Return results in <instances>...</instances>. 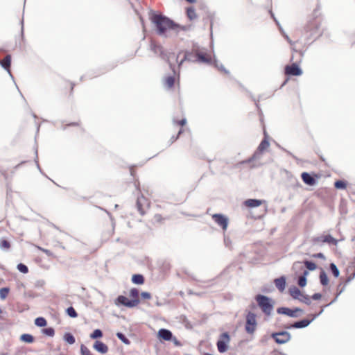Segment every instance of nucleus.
Masks as SVG:
<instances>
[{
  "mask_svg": "<svg viewBox=\"0 0 355 355\" xmlns=\"http://www.w3.org/2000/svg\"><path fill=\"white\" fill-rule=\"evenodd\" d=\"M171 340H173L175 345L179 346L180 345L176 338H173Z\"/></svg>",
  "mask_w": 355,
  "mask_h": 355,
  "instance_id": "50",
  "label": "nucleus"
},
{
  "mask_svg": "<svg viewBox=\"0 0 355 355\" xmlns=\"http://www.w3.org/2000/svg\"><path fill=\"white\" fill-rule=\"evenodd\" d=\"M301 311L300 309H296L295 310H291L288 308L281 307L277 309V313L279 314H284L288 315L290 317H296V312Z\"/></svg>",
  "mask_w": 355,
  "mask_h": 355,
  "instance_id": "13",
  "label": "nucleus"
},
{
  "mask_svg": "<svg viewBox=\"0 0 355 355\" xmlns=\"http://www.w3.org/2000/svg\"><path fill=\"white\" fill-rule=\"evenodd\" d=\"M322 297V295L320 293H315L312 295V299L314 300H320Z\"/></svg>",
  "mask_w": 355,
  "mask_h": 355,
  "instance_id": "47",
  "label": "nucleus"
},
{
  "mask_svg": "<svg viewBox=\"0 0 355 355\" xmlns=\"http://www.w3.org/2000/svg\"><path fill=\"white\" fill-rule=\"evenodd\" d=\"M285 72L286 74L291 76H300L302 73V71L296 64H293L291 66H286L285 68Z\"/></svg>",
  "mask_w": 355,
  "mask_h": 355,
  "instance_id": "11",
  "label": "nucleus"
},
{
  "mask_svg": "<svg viewBox=\"0 0 355 355\" xmlns=\"http://www.w3.org/2000/svg\"><path fill=\"white\" fill-rule=\"evenodd\" d=\"M289 293L293 298L297 299L306 304H311L310 297L308 295L303 294L297 287L293 286L290 288Z\"/></svg>",
  "mask_w": 355,
  "mask_h": 355,
  "instance_id": "4",
  "label": "nucleus"
},
{
  "mask_svg": "<svg viewBox=\"0 0 355 355\" xmlns=\"http://www.w3.org/2000/svg\"><path fill=\"white\" fill-rule=\"evenodd\" d=\"M263 200L257 199H248L244 202L245 206L248 207H256L262 205Z\"/></svg>",
  "mask_w": 355,
  "mask_h": 355,
  "instance_id": "20",
  "label": "nucleus"
},
{
  "mask_svg": "<svg viewBox=\"0 0 355 355\" xmlns=\"http://www.w3.org/2000/svg\"><path fill=\"white\" fill-rule=\"evenodd\" d=\"M20 340L23 342L31 343L33 342L34 338L33 336L31 334H22L20 337Z\"/></svg>",
  "mask_w": 355,
  "mask_h": 355,
  "instance_id": "26",
  "label": "nucleus"
},
{
  "mask_svg": "<svg viewBox=\"0 0 355 355\" xmlns=\"http://www.w3.org/2000/svg\"><path fill=\"white\" fill-rule=\"evenodd\" d=\"M302 179L304 182L309 186H313L316 184V180L310 175L308 173L304 172L302 173Z\"/></svg>",
  "mask_w": 355,
  "mask_h": 355,
  "instance_id": "14",
  "label": "nucleus"
},
{
  "mask_svg": "<svg viewBox=\"0 0 355 355\" xmlns=\"http://www.w3.org/2000/svg\"><path fill=\"white\" fill-rule=\"evenodd\" d=\"M82 355H93L91 352L84 345L80 348Z\"/></svg>",
  "mask_w": 355,
  "mask_h": 355,
  "instance_id": "45",
  "label": "nucleus"
},
{
  "mask_svg": "<svg viewBox=\"0 0 355 355\" xmlns=\"http://www.w3.org/2000/svg\"><path fill=\"white\" fill-rule=\"evenodd\" d=\"M212 218H214V221L218 225L221 226L224 230L227 229L228 224V219L227 217L221 214H214Z\"/></svg>",
  "mask_w": 355,
  "mask_h": 355,
  "instance_id": "10",
  "label": "nucleus"
},
{
  "mask_svg": "<svg viewBox=\"0 0 355 355\" xmlns=\"http://www.w3.org/2000/svg\"><path fill=\"white\" fill-rule=\"evenodd\" d=\"M145 204H146V199L144 197L141 196L137 198V206L141 214H144L145 212L143 208Z\"/></svg>",
  "mask_w": 355,
  "mask_h": 355,
  "instance_id": "22",
  "label": "nucleus"
},
{
  "mask_svg": "<svg viewBox=\"0 0 355 355\" xmlns=\"http://www.w3.org/2000/svg\"><path fill=\"white\" fill-rule=\"evenodd\" d=\"M130 295L133 299H138L139 291L137 289H136V288L131 289L130 291Z\"/></svg>",
  "mask_w": 355,
  "mask_h": 355,
  "instance_id": "42",
  "label": "nucleus"
},
{
  "mask_svg": "<svg viewBox=\"0 0 355 355\" xmlns=\"http://www.w3.org/2000/svg\"><path fill=\"white\" fill-rule=\"evenodd\" d=\"M334 186L336 189H345L346 188V183L343 181L338 180L335 182Z\"/></svg>",
  "mask_w": 355,
  "mask_h": 355,
  "instance_id": "36",
  "label": "nucleus"
},
{
  "mask_svg": "<svg viewBox=\"0 0 355 355\" xmlns=\"http://www.w3.org/2000/svg\"><path fill=\"white\" fill-rule=\"evenodd\" d=\"M42 333L49 336H53L55 331L53 328L49 327L42 329Z\"/></svg>",
  "mask_w": 355,
  "mask_h": 355,
  "instance_id": "39",
  "label": "nucleus"
},
{
  "mask_svg": "<svg viewBox=\"0 0 355 355\" xmlns=\"http://www.w3.org/2000/svg\"><path fill=\"white\" fill-rule=\"evenodd\" d=\"M116 336L125 344L128 345L130 344L129 340L122 334V333H117Z\"/></svg>",
  "mask_w": 355,
  "mask_h": 355,
  "instance_id": "40",
  "label": "nucleus"
},
{
  "mask_svg": "<svg viewBox=\"0 0 355 355\" xmlns=\"http://www.w3.org/2000/svg\"><path fill=\"white\" fill-rule=\"evenodd\" d=\"M180 53L177 55V59L179 58Z\"/></svg>",
  "mask_w": 355,
  "mask_h": 355,
  "instance_id": "53",
  "label": "nucleus"
},
{
  "mask_svg": "<svg viewBox=\"0 0 355 355\" xmlns=\"http://www.w3.org/2000/svg\"><path fill=\"white\" fill-rule=\"evenodd\" d=\"M166 85L168 87H173V84H174V78L172 77V76H169L166 79Z\"/></svg>",
  "mask_w": 355,
  "mask_h": 355,
  "instance_id": "43",
  "label": "nucleus"
},
{
  "mask_svg": "<svg viewBox=\"0 0 355 355\" xmlns=\"http://www.w3.org/2000/svg\"><path fill=\"white\" fill-rule=\"evenodd\" d=\"M304 266H305L309 270H314L316 269L315 263L311 261H306Z\"/></svg>",
  "mask_w": 355,
  "mask_h": 355,
  "instance_id": "31",
  "label": "nucleus"
},
{
  "mask_svg": "<svg viewBox=\"0 0 355 355\" xmlns=\"http://www.w3.org/2000/svg\"><path fill=\"white\" fill-rule=\"evenodd\" d=\"M187 121L185 119H182L181 121H178V123L180 125H184L186 123Z\"/></svg>",
  "mask_w": 355,
  "mask_h": 355,
  "instance_id": "51",
  "label": "nucleus"
},
{
  "mask_svg": "<svg viewBox=\"0 0 355 355\" xmlns=\"http://www.w3.org/2000/svg\"><path fill=\"white\" fill-rule=\"evenodd\" d=\"M187 16L191 20L195 19L196 18V14L195 12L194 9H193L192 8H188Z\"/></svg>",
  "mask_w": 355,
  "mask_h": 355,
  "instance_id": "32",
  "label": "nucleus"
},
{
  "mask_svg": "<svg viewBox=\"0 0 355 355\" xmlns=\"http://www.w3.org/2000/svg\"><path fill=\"white\" fill-rule=\"evenodd\" d=\"M150 47H151L152 51L155 53L158 54L162 59L166 60L168 62L171 69L174 73H175V69H174V65L170 61L171 58L175 57L174 53L165 52L164 51L162 46H161L155 43H152L150 45Z\"/></svg>",
  "mask_w": 355,
  "mask_h": 355,
  "instance_id": "3",
  "label": "nucleus"
},
{
  "mask_svg": "<svg viewBox=\"0 0 355 355\" xmlns=\"http://www.w3.org/2000/svg\"><path fill=\"white\" fill-rule=\"evenodd\" d=\"M158 337L164 340H171L173 338V334L168 329H161L158 331Z\"/></svg>",
  "mask_w": 355,
  "mask_h": 355,
  "instance_id": "15",
  "label": "nucleus"
},
{
  "mask_svg": "<svg viewBox=\"0 0 355 355\" xmlns=\"http://www.w3.org/2000/svg\"><path fill=\"white\" fill-rule=\"evenodd\" d=\"M94 348L101 354H105L108 351L107 346L101 341H96L94 345Z\"/></svg>",
  "mask_w": 355,
  "mask_h": 355,
  "instance_id": "16",
  "label": "nucleus"
},
{
  "mask_svg": "<svg viewBox=\"0 0 355 355\" xmlns=\"http://www.w3.org/2000/svg\"><path fill=\"white\" fill-rule=\"evenodd\" d=\"M261 154H262V152L259 151V150L257 149V150L254 153L253 156L251 158H250L248 160L245 161V162H250L253 159H259V158H260Z\"/></svg>",
  "mask_w": 355,
  "mask_h": 355,
  "instance_id": "41",
  "label": "nucleus"
},
{
  "mask_svg": "<svg viewBox=\"0 0 355 355\" xmlns=\"http://www.w3.org/2000/svg\"><path fill=\"white\" fill-rule=\"evenodd\" d=\"M10 289L8 288H2L0 289V297L2 300H4L6 298Z\"/></svg>",
  "mask_w": 355,
  "mask_h": 355,
  "instance_id": "34",
  "label": "nucleus"
},
{
  "mask_svg": "<svg viewBox=\"0 0 355 355\" xmlns=\"http://www.w3.org/2000/svg\"><path fill=\"white\" fill-rule=\"evenodd\" d=\"M35 247L38 250L44 252L47 256H49V257H54V254L50 250H49L47 249L42 248H41L40 246H37V245H35Z\"/></svg>",
  "mask_w": 355,
  "mask_h": 355,
  "instance_id": "44",
  "label": "nucleus"
},
{
  "mask_svg": "<svg viewBox=\"0 0 355 355\" xmlns=\"http://www.w3.org/2000/svg\"><path fill=\"white\" fill-rule=\"evenodd\" d=\"M330 269L334 277H338L339 276V270L334 263H332L330 264Z\"/></svg>",
  "mask_w": 355,
  "mask_h": 355,
  "instance_id": "35",
  "label": "nucleus"
},
{
  "mask_svg": "<svg viewBox=\"0 0 355 355\" xmlns=\"http://www.w3.org/2000/svg\"><path fill=\"white\" fill-rule=\"evenodd\" d=\"M292 269L296 275H300V273L303 274L304 270H306L303 263L300 261L295 262L293 265Z\"/></svg>",
  "mask_w": 355,
  "mask_h": 355,
  "instance_id": "18",
  "label": "nucleus"
},
{
  "mask_svg": "<svg viewBox=\"0 0 355 355\" xmlns=\"http://www.w3.org/2000/svg\"><path fill=\"white\" fill-rule=\"evenodd\" d=\"M198 60L204 63H210L211 61V57L205 53L197 52Z\"/></svg>",
  "mask_w": 355,
  "mask_h": 355,
  "instance_id": "21",
  "label": "nucleus"
},
{
  "mask_svg": "<svg viewBox=\"0 0 355 355\" xmlns=\"http://www.w3.org/2000/svg\"><path fill=\"white\" fill-rule=\"evenodd\" d=\"M256 300L262 311L266 315H270L273 310L274 302L270 298L262 295H257Z\"/></svg>",
  "mask_w": 355,
  "mask_h": 355,
  "instance_id": "2",
  "label": "nucleus"
},
{
  "mask_svg": "<svg viewBox=\"0 0 355 355\" xmlns=\"http://www.w3.org/2000/svg\"><path fill=\"white\" fill-rule=\"evenodd\" d=\"M286 40H287L290 43L291 42V41L289 40V38H288V36H286Z\"/></svg>",
  "mask_w": 355,
  "mask_h": 355,
  "instance_id": "52",
  "label": "nucleus"
},
{
  "mask_svg": "<svg viewBox=\"0 0 355 355\" xmlns=\"http://www.w3.org/2000/svg\"><path fill=\"white\" fill-rule=\"evenodd\" d=\"M187 59H188L187 55L185 54L184 58H182V60H181L180 62H179V64H178L179 67H180L181 64L184 62V61L187 60Z\"/></svg>",
  "mask_w": 355,
  "mask_h": 355,
  "instance_id": "48",
  "label": "nucleus"
},
{
  "mask_svg": "<svg viewBox=\"0 0 355 355\" xmlns=\"http://www.w3.org/2000/svg\"><path fill=\"white\" fill-rule=\"evenodd\" d=\"M64 340L70 345H73L76 341L74 336L70 333H67L64 334Z\"/></svg>",
  "mask_w": 355,
  "mask_h": 355,
  "instance_id": "27",
  "label": "nucleus"
},
{
  "mask_svg": "<svg viewBox=\"0 0 355 355\" xmlns=\"http://www.w3.org/2000/svg\"><path fill=\"white\" fill-rule=\"evenodd\" d=\"M103 334L100 329H96L93 331V333L90 335V338L92 339H96L102 337Z\"/></svg>",
  "mask_w": 355,
  "mask_h": 355,
  "instance_id": "33",
  "label": "nucleus"
},
{
  "mask_svg": "<svg viewBox=\"0 0 355 355\" xmlns=\"http://www.w3.org/2000/svg\"><path fill=\"white\" fill-rule=\"evenodd\" d=\"M315 244H319L320 243H332L334 245H337L338 241L332 237L331 235H321L313 239Z\"/></svg>",
  "mask_w": 355,
  "mask_h": 355,
  "instance_id": "9",
  "label": "nucleus"
},
{
  "mask_svg": "<svg viewBox=\"0 0 355 355\" xmlns=\"http://www.w3.org/2000/svg\"><path fill=\"white\" fill-rule=\"evenodd\" d=\"M150 19L156 26L157 32L159 35L164 34L168 29L175 30L178 28V25L175 24L167 17L157 15L153 12H150Z\"/></svg>",
  "mask_w": 355,
  "mask_h": 355,
  "instance_id": "1",
  "label": "nucleus"
},
{
  "mask_svg": "<svg viewBox=\"0 0 355 355\" xmlns=\"http://www.w3.org/2000/svg\"><path fill=\"white\" fill-rule=\"evenodd\" d=\"M269 142L267 141L266 139L262 140V141L260 143L258 150L260 152H263L265 149L268 148L269 147Z\"/></svg>",
  "mask_w": 355,
  "mask_h": 355,
  "instance_id": "29",
  "label": "nucleus"
},
{
  "mask_svg": "<svg viewBox=\"0 0 355 355\" xmlns=\"http://www.w3.org/2000/svg\"><path fill=\"white\" fill-rule=\"evenodd\" d=\"M133 283L137 284H142L144 283V277L141 275H134L132 277Z\"/></svg>",
  "mask_w": 355,
  "mask_h": 355,
  "instance_id": "24",
  "label": "nucleus"
},
{
  "mask_svg": "<svg viewBox=\"0 0 355 355\" xmlns=\"http://www.w3.org/2000/svg\"><path fill=\"white\" fill-rule=\"evenodd\" d=\"M141 297L145 299H150V294L148 292H142L141 294Z\"/></svg>",
  "mask_w": 355,
  "mask_h": 355,
  "instance_id": "46",
  "label": "nucleus"
},
{
  "mask_svg": "<svg viewBox=\"0 0 355 355\" xmlns=\"http://www.w3.org/2000/svg\"><path fill=\"white\" fill-rule=\"evenodd\" d=\"M257 327L256 315L253 313H248L246 317L245 330L248 334H253Z\"/></svg>",
  "mask_w": 355,
  "mask_h": 355,
  "instance_id": "5",
  "label": "nucleus"
},
{
  "mask_svg": "<svg viewBox=\"0 0 355 355\" xmlns=\"http://www.w3.org/2000/svg\"><path fill=\"white\" fill-rule=\"evenodd\" d=\"M10 247V243L5 240V239H1L0 240V248L3 250H8Z\"/></svg>",
  "mask_w": 355,
  "mask_h": 355,
  "instance_id": "30",
  "label": "nucleus"
},
{
  "mask_svg": "<svg viewBox=\"0 0 355 355\" xmlns=\"http://www.w3.org/2000/svg\"><path fill=\"white\" fill-rule=\"evenodd\" d=\"M35 324L37 327H45L46 325V320L42 317H39L35 319Z\"/></svg>",
  "mask_w": 355,
  "mask_h": 355,
  "instance_id": "28",
  "label": "nucleus"
},
{
  "mask_svg": "<svg viewBox=\"0 0 355 355\" xmlns=\"http://www.w3.org/2000/svg\"><path fill=\"white\" fill-rule=\"evenodd\" d=\"M309 275L308 270H304L302 275L299 277L298 285L300 287H304L306 285V276Z\"/></svg>",
  "mask_w": 355,
  "mask_h": 355,
  "instance_id": "23",
  "label": "nucleus"
},
{
  "mask_svg": "<svg viewBox=\"0 0 355 355\" xmlns=\"http://www.w3.org/2000/svg\"><path fill=\"white\" fill-rule=\"evenodd\" d=\"M139 303L138 299H133L132 300H128L126 297L120 295L119 296L115 302L116 305H124L125 306L132 308L137 306Z\"/></svg>",
  "mask_w": 355,
  "mask_h": 355,
  "instance_id": "6",
  "label": "nucleus"
},
{
  "mask_svg": "<svg viewBox=\"0 0 355 355\" xmlns=\"http://www.w3.org/2000/svg\"><path fill=\"white\" fill-rule=\"evenodd\" d=\"M11 63V56L10 55H8L6 56V58L3 60H0V64L5 69L7 70L8 73L10 74V76H12L10 70V66Z\"/></svg>",
  "mask_w": 355,
  "mask_h": 355,
  "instance_id": "17",
  "label": "nucleus"
},
{
  "mask_svg": "<svg viewBox=\"0 0 355 355\" xmlns=\"http://www.w3.org/2000/svg\"><path fill=\"white\" fill-rule=\"evenodd\" d=\"M275 284L278 290L281 292L284 291L286 287V279L284 277L275 279Z\"/></svg>",
  "mask_w": 355,
  "mask_h": 355,
  "instance_id": "19",
  "label": "nucleus"
},
{
  "mask_svg": "<svg viewBox=\"0 0 355 355\" xmlns=\"http://www.w3.org/2000/svg\"><path fill=\"white\" fill-rule=\"evenodd\" d=\"M271 336L278 344H284L288 342L291 339V334L287 331L273 333Z\"/></svg>",
  "mask_w": 355,
  "mask_h": 355,
  "instance_id": "7",
  "label": "nucleus"
},
{
  "mask_svg": "<svg viewBox=\"0 0 355 355\" xmlns=\"http://www.w3.org/2000/svg\"><path fill=\"white\" fill-rule=\"evenodd\" d=\"M320 280L321 284H322L323 286H326L329 283V279L327 277V275L325 273V272L323 270H322L320 272Z\"/></svg>",
  "mask_w": 355,
  "mask_h": 355,
  "instance_id": "25",
  "label": "nucleus"
},
{
  "mask_svg": "<svg viewBox=\"0 0 355 355\" xmlns=\"http://www.w3.org/2000/svg\"><path fill=\"white\" fill-rule=\"evenodd\" d=\"M323 311V309H322L320 311V312L318 314V315H314V317L313 318L312 320H300V321H298V322H295L294 324H293L291 325V327L293 328H304V327H307L313 320H314L318 315H320L322 312Z\"/></svg>",
  "mask_w": 355,
  "mask_h": 355,
  "instance_id": "12",
  "label": "nucleus"
},
{
  "mask_svg": "<svg viewBox=\"0 0 355 355\" xmlns=\"http://www.w3.org/2000/svg\"><path fill=\"white\" fill-rule=\"evenodd\" d=\"M314 257H318V258H322V259L324 258V256L322 253H318V254H315Z\"/></svg>",
  "mask_w": 355,
  "mask_h": 355,
  "instance_id": "49",
  "label": "nucleus"
},
{
  "mask_svg": "<svg viewBox=\"0 0 355 355\" xmlns=\"http://www.w3.org/2000/svg\"><path fill=\"white\" fill-rule=\"evenodd\" d=\"M230 342V336L227 333H223L220 336V340L217 342V347L220 353H223L227 349V345Z\"/></svg>",
  "mask_w": 355,
  "mask_h": 355,
  "instance_id": "8",
  "label": "nucleus"
},
{
  "mask_svg": "<svg viewBox=\"0 0 355 355\" xmlns=\"http://www.w3.org/2000/svg\"><path fill=\"white\" fill-rule=\"evenodd\" d=\"M67 313L68 314L69 316L71 317V318H76L78 314L76 313V311H75V309L73 308V307H69L67 309Z\"/></svg>",
  "mask_w": 355,
  "mask_h": 355,
  "instance_id": "37",
  "label": "nucleus"
},
{
  "mask_svg": "<svg viewBox=\"0 0 355 355\" xmlns=\"http://www.w3.org/2000/svg\"><path fill=\"white\" fill-rule=\"evenodd\" d=\"M17 268L21 272L24 274H26L28 272V267L23 263H19Z\"/></svg>",
  "mask_w": 355,
  "mask_h": 355,
  "instance_id": "38",
  "label": "nucleus"
}]
</instances>
